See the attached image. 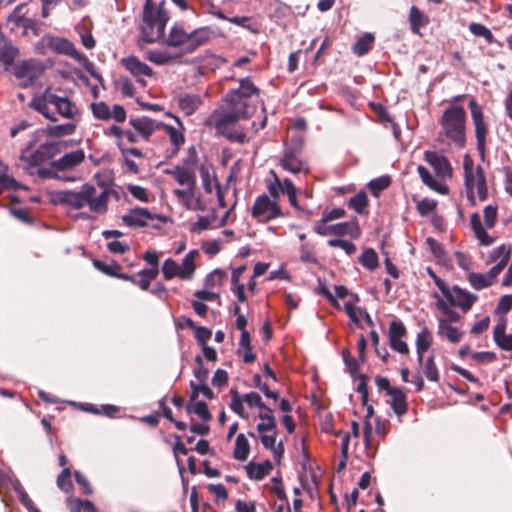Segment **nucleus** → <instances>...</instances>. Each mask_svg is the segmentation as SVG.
I'll return each mask as SVG.
<instances>
[{
  "mask_svg": "<svg viewBox=\"0 0 512 512\" xmlns=\"http://www.w3.org/2000/svg\"><path fill=\"white\" fill-rule=\"evenodd\" d=\"M76 125L73 123L60 124L55 126H48L46 129L37 130L36 136L42 137L45 134L55 137L71 135L75 132Z\"/></svg>",
  "mask_w": 512,
  "mask_h": 512,
  "instance_id": "e433bc0d",
  "label": "nucleus"
},
{
  "mask_svg": "<svg viewBox=\"0 0 512 512\" xmlns=\"http://www.w3.org/2000/svg\"><path fill=\"white\" fill-rule=\"evenodd\" d=\"M468 282L475 290H482L491 286L493 283L489 277L482 273L471 272L468 274Z\"/></svg>",
  "mask_w": 512,
  "mask_h": 512,
  "instance_id": "3c124183",
  "label": "nucleus"
},
{
  "mask_svg": "<svg viewBox=\"0 0 512 512\" xmlns=\"http://www.w3.org/2000/svg\"><path fill=\"white\" fill-rule=\"evenodd\" d=\"M123 66L134 76L137 78V81L142 85L145 84V81L141 79V76H152L153 70L144 62L140 61L135 56H129L122 59Z\"/></svg>",
  "mask_w": 512,
  "mask_h": 512,
  "instance_id": "b1692460",
  "label": "nucleus"
},
{
  "mask_svg": "<svg viewBox=\"0 0 512 512\" xmlns=\"http://www.w3.org/2000/svg\"><path fill=\"white\" fill-rule=\"evenodd\" d=\"M146 58L157 65H165L175 59L177 56L171 54L167 50L150 49L145 52Z\"/></svg>",
  "mask_w": 512,
  "mask_h": 512,
  "instance_id": "c03bdc74",
  "label": "nucleus"
},
{
  "mask_svg": "<svg viewBox=\"0 0 512 512\" xmlns=\"http://www.w3.org/2000/svg\"><path fill=\"white\" fill-rule=\"evenodd\" d=\"M225 277L226 273L224 271L216 269L206 277L205 286L208 289H213L215 287L221 286Z\"/></svg>",
  "mask_w": 512,
  "mask_h": 512,
  "instance_id": "680f3d73",
  "label": "nucleus"
},
{
  "mask_svg": "<svg viewBox=\"0 0 512 512\" xmlns=\"http://www.w3.org/2000/svg\"><path fill=\"white\" fill-rule=\"evenodd\" d=\"M273 469V465L271 461L266 460L261 463L249 462L245 466L246 473L250 479L253 480H262L265 476H267L271 470Z\"/></svg>",
  "mask_w": 512,
  "mask_h": 512,
  "instance_id": "c756f323",
  "label": "nucleus"
},
{
  "mask_svg": "<svg viewBox=\"0 0 512 512\" xmlns=\"http://www.w3.org/2000/svg\"><path fill=\"white\" fill-rule=\"evenodd\" d=\"M391 181L388 176H381L371 180L368 183V188L374 196H378L383 190H385Z\"/></svg>",
  "mask_w": 512,
  "mask_h": 512,
  "instance_id": "4d7b16f0",
  "label": "nucleus"
},
{
  "mask_svg": "<svg viewBox=\"0 0 512 512\" xmlns=\"http://www.w3.org/2000/svg\"><path fill=\"white\" fill-rule=\"evenodd\" d=\"M424 159L433 168L436 178H433L424 166L419 165L417 171L422 182L430 189L440 194H448L449 189L443 183L447 178L452 176V167L448 159L435 151H426L424 153Z\"/></svg>",
  "mask_w": 512,
  "mask_h": 512,
  "instance_id": "f03ea898",
  "label": "nucleus"
},
{
  "mask_svg": "<svg viewBox=\"0 0 512 512\" xmlns=\"http://www.w3.org/2000/svg\"><path fill=\"white\" fill-rule=\"evenodd\" d=\"M250 454V445L244 434H238L235 440L233 457L238 461H246Z\"/></svg>",
  "mask_w": 512,
  "mask_h": 512,
  "instance_id": "ea45409f",
  "label": "nucleus"
},
{
  "mask_svg": "<svg viewBox=\"0 0 512 512\" xmlns=\"http://www.w3.org/2000/svg\"><path fill=\"white\" fill-rule=\"evenodd\" d=\"M314 231L315 233L322 236L335 235L341 237L349 235L353 238H356L360 234L357 221L341 222L329 225L325 220H319L314 225Z\"/></svg>",
  "mask_w": 512,
  "mask_h": 512,
  "instance_id": "f8f14e48",
  "label": "nucleus"
},
{
  "mask_svg": "<svg viewBox=\"0 0 512 512\" xmlns=\"http://www.w3.org/2000/svg\"><path fill=\"white\" fill-rule=\"evenodd\" d=\"M129 123L144 140H148L150 136L162 125V122L146 116L131 118Z\"/></svg>",
  "mask_w": 512,
  "mask_h": 512,
  "instance_id": "5701e85b",
  "label": "nucleus"
},
{
  "mask_svg": "<svg viewBox=\"0 0 512 512\" xmlns=\"http://www.w3.org/2000/svg\"><path fill=\"white\" fill-rule=\"evenodd\" d=\"M186 410L189 414H196L202 420L209 421L211 419V414L208 410V406L203 401H189Z\"/></svg>",
  "mask_w": 512,
  "mask_h": 512,
  "instance_id": "49530a36",
  "label": "nucleus"
},
{
  "mask_svg": "<svg viewBox=\"0 0 512 512\" xmlns=\"http://www.w3.org/2000/svg\"><path fill=\"white\" fill-rule=\"evenodd\" d=\"M438 289L441 291L444 300L451 306L458 307L467 312L478 300V296L464 290L456 285L449 287L446 283H438Z\"/></svg>",
  "mask_w": 512,
  "mask_h": 512,
  "instance_id": "9d476101",
  "label": "nucleus"
},
{
  "mask_svg": "<svg viewBox=\"0 0 512 512\" xmlns=\"http://www.w3.org/2000/svg\"><path fill=\"white\" fill-rule=\"evenodd\" d=\"M92 114L95 118L102 121L114 120L118 123H123L126 120V110L122 105L115 104L111 108L103 101L92 103Z\"/></svg>",
  "mask_w": 512,
  "mask_h": 512,
  "instance_id": "4468645a",
  "label": "nucleus"
},
{
  "mask_svg": "<svg viewBox=\"0 0 512 512\" xmlns=\"http://www.w3.org/2000/svg\"><path fill=\"white\" fill-rule=\"evenodd\" d=\"M251 216L260 223L268 222L282 216L281 208L277 201L270 199L263 194L256 198L252 208Z\"/></svg>",
  "mask_w": 512,
  "mask_h": 512,
  "instance_id": "9b49d317",
  "label": "nucleus"
},
{
  "mask_svg": "<svg viewBox=\"0 0 512 512\" xmlns=\"http://www.w3.org/2000/svg\"><path fill=\"white\" fill-rule=\"evenodd\" d=\"M409 22L413 33L419 35L420 28L428 24V17L416 6H412L409 12Z\"/></svg>",
  "mask_w": 512,
  "mask_h": 512,
  "instance_id": "a19ab883",
  "label": "nucleus"
},
{
  "mask_svg": "<svg viewBox=\"0 0 512 512\" xmlns=\"http://www.w3.org/2000/svg\"><path fill=\"white\" fill-rule=\"evenodd\" d=\"M368 205V198L365 192L361 191L349 199L348 206L358 214H365Z\"/></svg>",
  "mask_w": 512,
  "mask_h": 512,
  "instance_id": "09e8293b",
  "label": "nucleus"
},
{
  "mask_svg": "<svg viewBox=\"0 0 512 512\" xmlns=\"http://www.w3.org/2000/svg\"><path fill=\"white\" fill-rule=\"evenodd\" d=\"M389 396L391 397L390 404L393 411L398 417L404 415L407 411V403L404 393L400 389L396 388L395 390L390 391Z\"/></svg>",
  "mask_w": 512,
  "mask_h": 512,
  "instance_id": "58836bf2",
  "label": "nucleus"
},
{
  "mask_svg": "<svg viewBox=\"0 0 512 512\" xmlns=\"http://www.w3.org/2000/svg\"><path fill=\"white\" fill-rule=\"evenodd\" d=\"M201 103V97L197 94H185L177 98L178 107L186 115H192Z\"/></svg>",
  "mask_w": 512,
  "mask_h": 512,
  "instance_id": "72a5a7b5",
  "label": "nucleus"
},
{
  "mask_svg": "<svg viewBox=\"0 0 512 512\" xmlns=\"http://www.w3.org/2000/svg\"><path fill=\"white\" fill-rule=\"evenodd\" d=\"M190 387L192 389L191 401L196 400L200 393L208 399H211L213 397L212 390L205 383H199L197 385L193 381H191Z\"/></svg>",
  "mask_w": 512,
  "mask_h": 512,
  "instance_id": "338daca9",
  "label": "nucleus"
},
{
  "mask_svg": "<svg viewBox=\"0 0 512 512\" xmlns=\"http://www.w3.org/2000/svg\"><path fill=\"white\" fill-rule=\"evenodd\" d=\"M276 437L277 431L260 434V439L263 446L267 449H270L274 458L277 461H280L284 453V447L281 442L276 444Z\"/></svg>",
  "mask_w": 512,
  "mask_h": 512,
  "instance_id": "2f4dec72",
  "label": "nucleus"
},
{
  "mask_svg": "<svg viewBox=\"0 0 512 512\" xmlns=\"http://www.w3.org/2000/svg\"><path fill=\"white\" fill-rule=\"evenodd\" d=\"M260 422L257 424V431L260 434L276 431V420L271 412L264 411L259 414Z\"/></svg>",
  "mask_w": 512,
  "mask_h": 512,
  "instance_id": "a18cd8bd",
  "label": "nucleus"
},
{
  "mask_svg": "<svg viewBox=\"0 0 512 512\" xmlns=\"http://www.w3.org/2000/svg\"><path fill=\"white\" fill-rule=\"evenodd\" d=\"M14 489L19 497V501L25 506V508L28 511L33 512L35 509H37V507L34 505L33 501L31 500V498L24 491V489L22 488V486L19 482H17L14 485Z\"/></svg>",
  "mask_w": 512,
  "mask_h": 512,
  "instance_id": "774afa93",
  "label": "nucleus"
},
{
  "mask_svg": "<svg viewBox=\"0 0 512 512\" xmlns=\"http://www.w3.org/2000/svg\"><path fill=\"white\" fill-rule=\"evenodd\" d=\"M121 219L129 227H145L149 221L159 219V216L152 214L147 208L136 207L130 209Z\"/></svg>",
  "mask_w": 512,
  "mask_h": 512,
  "instance_id": "aec40b11",
  "label": "nucleus"
},
{
  "mask_svg": "<svg viewBox=\"0 0 512 512\" xmlns=\"http://www.w3.org/2000/svg\"><path fill=\"white\" fill-rule=\"evenodd\" d=\"M0 186L1 190H19L26 189V186L16 181L12 176L8 175L7 172H0Z\"/></svg>",
  "mask_w": 512,
  "mask_h": 512,
  "instance_id": "6e6d98bb",
  "label": "nucleus"
},
{
  "mask_svg": "<svg viewBox=\"0 0 512 512\" xmlns=\"http://www.w3.org/2000/svg\"><path fill=\"white\" fill-rule=\"evenodd\" d=\"M469 30L473 35L483 37L488 43H492L494 40L492 32L480 23H471Z\"/></svg>",
  "mask_w": 512,
  "mask_h": 512,
  "instance_id": "e2e57ef3",
  "label": "nucleus"
},
{
  "mask_svg": "<svg viewBox=\"0 0 512 512\" xmlns=\"http://www.w3.org/2000/svg\"><path fill=\"white\" fill-rule=\"evenodd\" d=\"M216 221V213L213 210L210 214L205 216H199L198 219L191 223L189 231L191 233H201L205 230L212 228V225Z\"/></svg>",
  "mask_w": 512,
  "mask_h": 512,
  "instance_id": "37998d69",
  "label": "nucleus"
},
{
  "mask_svg": "<svg viewBox=\"0 0 512 512\" xmlns=\"http://www.w3.org/2000/svg\"><path fill=\"white\" fill-rule=\"evenodd\" d=\"M471 110V116L475 127V136L477 140V148L483 153L485 150V141L487 134V126L484 121V116L481 107L475 100H471L469 103Z\"/></svg>",
  "mask_w": 512,
  "mask_h": 512,
  "instance_id": "f3484780",
  "label": "nucleus"
},
{
  "mask_svg": "<svg viewBox=\"0 0 512 512\" xmlns=\"http://www.w3.org/2000/svg\"><path fill=\"white\" fill-rule=\"evenodd\" d=\"M224 105L235 112H238L239 110V112L243 113V117L245 118L249 117L255 109V106L252 105V102L246 99H242L240 96H238L237 93L231 92L227 93Z\"/></svg>",
  "mask_w": 512,
  "mask_h": 512,
  "instance_id": "393cba45",
  "label": "nucleus"
},
{
  "mask_svg": "<svg viewBox=\"0 0 512 512\" xmlns=\"http://www.w3.org/2000/svg\"><path fill=\"white\" fill-rule=\"evenodd\" d=\"M438 300L436 303V307L439 311H441L446 318L445 320H448V323L450 322H456L460 319L459 313L451 309V305H449L443 298H439L438 296H435Z\"/></svg>",
  "mask_w": 512,
  "mask_h": 512,
  "instance_id": "5fc2aeb1",
  "label": "nucleus"
},
{
  "mask_svg": "<svg viewBox=\"0 0 512 512\" xmlns=\"http://www.w3.org/2000/svg\"><path fill=\"white\" fill-rule=\"evenodd\" d=\"M433 342L431 332L425 327L423 328L416 337V351L417 359L419 363L423 362L424 353L429 349Z\"/></svg>",
  "mask_w": 512,
  "mask_h": 512,
  "instance_id": "f704fd0d",
  "label": "nucleus"
},
{
  "mask_svg": "<svg viewBox=\"0 0 512 512\" xmlns=\"http://www.w3.org/2000/svg\"><path fill=\"white\" fill-rule=\"evenodd\" d=\"M168 21L167 13L147 3L143 10L141 24V37L147 43L158 41L164 36L165 26Z\"/></svg>",
  "mask_w": 512,
  "mask_h": 512,
  "instance_id": "20e7f679",
  "label": "nucleus"
},
{
  "mask_svg": "<svg viewBox=\"0 0 512 512\" xmlns=\"http://www.w3.org/2000/svg\"><path fill=\"white\" fill-rule=\"evenodd\" d=\"M173 194L177 198L178 202L185 208L188 207L194 196L197 194L196 186L186 187L185 189H175Z\"/></svg>",
  "mask_w": 512,
  "mask_h": 512,
  "instance_id": "864d4df0",
  "label": "nucleus"
},
{
  "mask_svg": "<svg viewBox=\"0 0 512 512\" xmlns=\"http://www.w3.org/2000/svg\"><path fill=\"white\" fill-rule=\"evenodd\" d=\"M510 255L511 247L509 245L502 244L491 251L489 256V262L498 263L499 261H503L505 264H507Z\"/></svg>",
  "mask_w": 512,
  "mask_h": 512,
  "instance_id": "603ef678",
  "label": "nucleus"
},
{
  "mask_svg": "<svg viewBox=\"0 0 512 512\" xmlns=\"http://www.w3.org/2000/svg\"><path fill=\"white\" fill-rule=\"evenodd\" d=\"M58 202L69 210L84 209V184L80 190H63L57 193Z\"/></svg>",
  "mask_w": 512,
  "mask_h": 512,
  "instance_id": "4be33fe9",
  "label": "nucleus"
},
{
  "mask_svg": "<svg viewBox=\"0 0 512 512\" xmlns=\"http://www.w3.org/2000/svg\"><path fill=\"white\" fill-rule=\"evenodd\" d=\"M165 173L172 176L174 180L181 186H197L196 172L192 165H177L172 169L165 170Z\"/></svg>",
  "mask_w": 512,
  "mask_h": 512,
  "instance_id": "412c9836",
  "label": "nucleus"
},
{
  "mask_svg": "<svg viewBox=\"0 0 512 512\" xmlns=\"http://www.w3.org/2000/svg\"><path fill=\"white\" fill-rule=\"evenodd\" d=\"M438 335L446 338L451 343H457L461 340L463 333L456 327L451 326L448 320L439 319L438 321Z\"/></svg>",
  "mask_w": 512,
  "mask_h": 512,
  "instance_id": "c9c22d12",
  "label": "nucleus"
},
{
  "mask_svg": "<svg viewBox=\"0 0 512 512\" xmlns=\"http://www.w3.org/2000/svg\"><path fill=\"white\" fill-rule=\"evenodd\" d=\"M213 32L208 27H201L189 33L188 53L193 52L198 47L211 40Z\"/></svg>",
  "mask_w": 512,
  "mask_h": 512,
  "instance_id": "bb28decb",
  "label": "nucleus"
},
{
  "mask_svg": "<svg viewBox=\"0 0 512 512\" xmlns=\"http://www.w3.org/2000/svg\"><path fill=\"white\" fill-rule=\"evenodd\" d=\"M30 106L54 122L58 120V116L73 120L79 115V109L75 103L67 97L55 94L50 88H47L41 95L35 96Z\"/></svg>",
  "mask_w": 512,
  "mask_h": 512,
  "instance_id": "f257e3e1",
  "label": "nucleus"
},
{
  "mask_svg": "<svg viewBox=\"0 0 512 512\" xmlns=\"http://www.w3.org/2000/svg\"><path fill=\"white\" fill-rule=\"evenodd\" d=\"M162 273L165 279L170 280L172 278H180L178 263L169 258L163 262Z\"/></svg>",
  "mask_w": 512,
  "mask_h": 512,
  "instance_id": "bf43d9fd",
  "label": "nucleus"
},
{
  "mask_svg": "<svg viewBox=\"0 0 512 512\" xmlns=\"http://www.w3.org/2000/svg\"><path fill=\"white\" fill-rule=\"evenodd\" d=\"M374 414V409L371 405L367 406V414L365 416V422H364V445L367 450L368 455H372L376 452L378 443H374V440L372 438V423L370 421L371 417Z\"/></svg>",
  "mask_w": 512,
  "mask_h": 512,
  "instance_id": "c85d7f7f",
  "label": "nucleus"
},
{
  "mask_svg": "<svg viewBox=\"0 0 512 512\" xmlns=\"http://www.w3.org/2000/svg\"><path fill=\"white\" fill-rule=\"evenodd\" d=\"M442 133L455 145L463 147L466 142V112L461 106L448 107L441 117Z\"/></svg>",
  "mask_w": 512,
  "mask_h": 512,
  "instance_id": "7ed1b4c3",
  "label": "nucleus"
},
{
  "mask_svg": "<svg viewBox=\"0 0 512 512\" xmlns=\"http://www.w3.org/2000/svg\"><path fill=\"white\" fill-rule=\"evenodd\" d=\"M463 168L468 199L472 204H474L476 191L479 199L482 201L485 200L487 198L488 191L483 169L480 166L475 168L473 161L468 157H465L464 159Z\"/></svg>",
  "mask_w": 512,
  "mask_h": 512,
  "instance_id": "0eeeda50",
  "label": "nucleus"
},
{
  "mask_svg": "<svg viewBox=\"0 0 512 512\" xmlns=\"http://www.w3.org/2000/svg\"><path fill=\"white\" fill-rule=\"evenodd\" d=\"M406 335V328L400 320H394L389 326V342L391 348L403 355L409 353V347L404 341Z\"/></svg>",
  "mask_w": 512,
  "mask_h": 512,
  "instance_id": "a211bd4d",
  "label": "nucleus"
},
{
  "mask_svg": "<svg viewBox=\"0 0 512 512\" xmlns=\"http://www.w3.org/2000/svg\"><path fill=\"white\" fill-rule=\"evenodd\" d=\"M138 275L140 279H136L135 285H138L142 290H148L150 283L158 275V268H149L141 270Z\"/></svg>",
  "mask_w": 512,
  "mask_h": 512,
  "instance_id": "8fccbe9b",
  "label": "nucleus"
},
{
  "mask_svg": "<svg viewBox=\"0 0 512 512\" xmlns=\"http://www.w3.org/2000/svg\"><path fill=\"white\" fill-rule=\"evenodd\" d=\"M231 93H237L242 99L252 102V98L258 97L259 89L252 83L249 78H243L239 82V88L231 90Z\"/></svg>",
  "mask_w": 512,
  "mask_h": 512,
  "instance_id": "4c0bfd02",
  "label": "nucleus"
},
{
  "mask_svg": "<svg viewBox=\"0 0 512 512\" xmlns=\"http://www.w3.org/2000/svg\"><path fill=\"white\" fill-rule=\"evenodd\" d=\"M99 190L96 186L90 183H84V208L95 215H103L108 210V202L111 194V189L100 184Z\"/></svg>",
  "mask_w": 512,
  "mask_h": 512,
  "instance_id": "6e6552de",
  "label": "nucleus"
},
{
  "mask_svg": "<svg viewBox=\"0 0 512 512\" xmlns=\"http://www.w3.org/2000/svg\"><path fill=\"white\" fill-rule=\"evenodd\" d=\"M127 190L135 199L141 202L148 203L151 200L149 192L142 186L130 184L127 186Z\"/></svg>",
  "mask_w": 512,
  "mask_h": 512,
  "instance_id": "69168bd1",
  "label": "nucleus"
},
{
  "mask_svg": "<svg viewBox=\"0 0 512 512\" xmlns=\"http://www.w3.org/2000/svg\"><path fill=\"white\" fill-rule=\"evenodd\" d=\"M243 118L242 112H235L224 105L221 110H216L211 115L210 120L220 133L225 134L231 126Z\"/></svg>",
  "mask_w": 512,
  "mask_h": 512,
  "instance_id": "dca6fc26",
  "label": "nucleus"
},
{
  "mask_svg": "<svg viewBox=\"0 0 512 512\" xmlns=\"http://www.w3.org/2000/svg\"><path fill=\"white\" fill-rule=\"evenodd\" d=\"M43 43L53 52L65 54L75 59H80L81 53L76 49L74 44L66 38L58 36H45Z\"/></svg>",
  "mask_w": 512,
  "mask_h": 512,
  "instance_id": "6ab92c4d",
  "label": "nucleus"
},
{
  "mask_svg": "<svg viewBox=\"0 0 512 512\" xmlns=\"http://www.w3.org/2000/svg\"><path fill=\"white\" fill-rule=\"evenodd\" d=\"M360 263L369 270L378 266V256L375 250L369 248L363 251L360 257Z\"/></svg>",
  "mask_w": 512,
  "mask_h": 512,
  "instance_id": "13d9d810",
  "label": "nucleus"
},
{
  "mask_svg": "<svg viewBox=\"0 0 512 512\" xmlns=\"http://www.w3.org/2000/svg\"><path fill=\"white\" fill-rule=\"evenodd\" d=\"M40 138L41 137H37L35 133L33 139L21 151L20 160L27 163L29 167H37L54 155L56 145L54 142L50 141L42 143L38 149L31 151L32 147Z\"/></svg>",
  "mask_w": 512,
  "mask_h": 512,
  "instance_id": "1a4fd4ad",
  "label": "nucleus"
},
{
  "mask_svg": "<svg viewBox=\"0 0 512 512\" xmlns=\"http://www.w3.org/2000/svg\"><path fill=\"white\" fill-rule=\"evenodd\" d=\"M189 33L181 27L174 26L168 36L167 44L173 47H179L183 54L188 53Z\"/></svg>",
  "mask_w": 512,
  "mask_h": 512,
  "instance_id": "cd10ccee",
  "label": "nucleus"
},
{
  "mask_svg": "<svg viewBox=\"0 0 512 512\" xmlns=\"http://www.w3.org/2000/svg\"><path fill=\"white\" fill-rule=\"evenodd\" d=\"M423 372L429 381H432V382L439 381V373H438V369L435 365L433 355L429 356L426 359L424 366H423Z\"/></svg>",
  "mask_w": 512,
  "mask_h": 512,
  "instance_id": "052dcab7",
  "label": "nucleus"
},
{
  "mask_svg": "<svg viewBox=\"0 0 512 512\" xmlns=\"http://www.w3.org/2000/svg\"><path fill=\"white\" fill-rule=\"evenodd\" d=\"M373 42L374 36L371 33H366L353 45L352 51L357 56H363L371 49Z\"/></svg>",
  "mask_w": 512,
  "mask_h": 512,
  "instance_id": "de8ad7c7",
  "label": "nucleus"
},
{
  "mask_svg": "<svg viewBox=\"0 0 512 512\" xmlns=\"http://www.w3.org/2000/svg\"><path fill=\"white\" fill-rule=\"evenodd\" d=\"M280 166L283 170L297 175L308 174L309 165L305 158L302 156V139L297 137L291 140V143L284 145L283 154L279 160Z\"/></svg>",
  "mask_w": 512,
  "mask_h": 512,
  "instance_id": "423d86ee",
  "label": "nucleus"
},
{
  "mask_svg": "<svg viewBox=\"0 0 512 512\" xmlns=\"http://www.w3.org/2000/svg\"><path fill=\"white\" fill-rule=\"evenodd\" d=\"M17 54L18 49L10 41L3 40L0 45V62L4 64L6 69L12 65Z\"/></svg>",
  "mask_w": 512,
  "mask_h": 512,
  "instance_id": "79ce46f5",
  "label": "nucleus"
},
{
  "mask_svg": "<svg viewBox=\"0 0 512 512\" xmlns=\"http://www.w3.org/2000/svg\"><path fill=\"white\" fill-rule=\"evenodd\" d=\"M42 73V65L36 60H26L14 68V75L18 85L26 88L30 86Z\"/></svg>",
  "mask_w": 512,
  "mask_h": 512,
  "instance_id": "ddd939ff",
  "label": "nucleus"
},
{
  "mask_svg": "<svg viewBox=\"0 0 512 512\" xmlns=\"http://www.w3.org/2000/svg\"><path fill=\"white\" fill-rule=\"evenodd\" d=\"M506 320L501 319L494 327L493 337L496 344L503 350H512V334H505Z\"/></svg>",
  "mask_w": 512,
  "mask_h": 512,
  "instance_id": "7c9ffc66",
  "label": "nucleus"
},
{
  "mask_svg": "<svg viewBox=\"0 0 512 512\" xmlns=\"http://www.w3.org/2000/svg\"><path fill=\"white\" fill-rule=\"evenodd\" d=\"M84 160L85 153L82 149L68 152L51 163L48 173L51 178L63 182H75L80 177L76 175L74 170L78 165L83 163Z\"/></svg>",
  "mask_w": 512,
  "mask_h": 512,
  "instance_id": "39448f33",
  "label": "nucleus"
},
{
  "mask_svg": "<svg viewBox=\"0 0 512 512\" xmlns=\"http://www.w3.org/2000/svg\"><path fill=\"white\" fill-rule=\"evenodd\" d=\"M470 224L472 230L475 234V237L478 239L481 245L489 246L493 243V238L485 231L480 215L478 213H473L470 218Z\"/></svg>",
  "mask_w": 512,
  "mask_h": 512,
  "instance_id": "473e14b6",
  "label": "nucleus"
},
{
  "mask_svg": "<svg viewBox=\"0 0 512 512\" xmlns=\"http://www.w3.org/2000/svg\"><path fill=\"white\" fill-rule=\"evenodd\" d=\"M174 118L177 122V126H172L164 123H162V125L160 126V128L164 130L165 134L169 138L170 147L167 149V152L169 153L170 157L177 155L181 147L185 143V128L178 117Z\"/></svg>",
  "mask_w": 512,
  "mask_h": 512,
  "instance_id": "2eb2a0df",
  "label": "nucleus"
},
{
  "mask_svg": "<svg viewBox=\"0 0 512 512\" xmlns=\"http://www.w3.org/2000/svg\"><path fill=\"white\" fill-rule=\"evenodd\" d=\"M243 401L249 405L250 407H258L261 410L271 412V409L268 408L262 401L261 396L256 392L246 393L242 396Z\"/></svg>",
  "mask_w": 512,
  "mask_h": 512,
  "instance_id": "0e129e2a",
  "label": "nucleus"
},
{
  "mask_svg": "<svg viewBox=\"0 0 512 512\" xmlns=\"http://www.w3.org/2000/svg\"><path fill=\"white\" fill-rule=\"evenodd\" d=\"M199 255L198 250H191L186 254L181 264H178L180 279L192 280L196 270V258Z\"/></svg>",
  "mask_w": 512,
  "mask_h": 512,
  "instance_id": "a878e982",
  "label": "nucleus"
}]
</instances>
